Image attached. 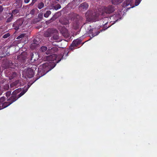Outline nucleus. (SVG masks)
<instances>
[{
	"mask_svg": "<svg viewBox=\"0 0 157 157\" xmlns=\"http://www.w3.org/2000/svg\"><path fill=\"white\" fill-rule=\"evenodd\" d=\"M13 17L11 15V16L10 17L8 18L6 20V22L9 23L11 22L13 20Z\"/></svg>",
	"mask_w": 157,
	"mask_h": 157,
	"instance_id": "18",
	"label": "nucleus"
},
{
	"mask_svg": "<svg viewBox=\"0 0 157 157\" xmlns=\"http://www.w3.org/2000/svg\"><path fill=\"white\" fill-rule=\"evenodd\" d=\"M141 1V0H136L135 3V6H138L140 4Z\"/></svg>",
	"mask_w": 157,
	"mask_h": 157,
	"instance_id": "25",
	"label": "nucleus"
},
{
	"mask_svg": "<svg viewBox=\"0 0 157 157\" xmlns=\"http://www.w3.org/2000/svg\"><path fill=\"white\" fill-rule=\"evenodd\" d=\"M16 100L17 99H15L14 100L12 101L11 102H10V101H7L4 102L3 104H2V106H0V110L7 107Z\"/></svg>",
	"mask_w": 157,
	"mask_h": 157,
	"instance_id": "9",
	"label": "nucleus"
},
{
	"mask_svg": "<svg viewBox=\"0 0 157 157\" xmlns=\"http://www.w3.org/2000/svg\"><path fill=\"white\" fill-rule=\"evenodd\" d=\"M100 33V32L98 31V32H97L96 33H95L94 34H92L91 35V36H92V37H91V36H90V37L91 38H92L93 37L98 35L99 33Z\"/></svg>",
	"mask_w": 157,
	"mask_h": 157,
	"instance_id": "21",
	"label": "nucleus"
},
{
	"mask_svg": "<svg viewBox=\"0 0 157 157\" xmlns=\"http://www.w3.org/2000/svg\"><path fill=\"white\" fill-rule=\"evenodd\" d=\"M54 9L56 10L60 9L61 8V6L59 4H57L54 7Z\"/></svg>",
	"mask_w": 157,
	"mask_h": 157,
	"instance_id": "20",
	"label": "nucleus"
},
{
	"mask_svg": "<svg viewBox=\"0 0 157 157\" xmlns=\"http://www.w3.org/2000/svg\"><path fill=\"white\" fill-rule=\"evenodd\" d=\"M82 42L80 39H77L74 40L72 43V45L70 46V48L71 49H73L74 47H77Z\"/></svg>",
	"mask_w": 157,
	"mask_h": 157,
	"instance_id": "6",
	"label": "nucleus"
},
{
	"mask_svg": "<svg viewBox=\"0 0 157 157\" xmlns=\"http://www.w3.org/2000/svg\"><path fill=\"white\" fill-rule=\"evenodd\" d=\"M47 48L45 46H42L41 47L40 50L42 52H44L47 50Z\"/></svg>",
	"mask_w": 157,
	"mask_h": 157,
	"instance_id": "19",
	"label": "nucleus"
},
{
	"mask_svg": "<svg viewBox=\"0 0 157 157\" xmlns=\"http://www.w3.org/2000/svg\"><path fill=\"white\" fill-rule=\"evenodd\" d=\"M36 46V45L35 44L33 43L30 46V48L32 49L34 48Z\"/></svg>",
	"mask_w": 157,
	"mask_h": 157,
	"instance_id": "26",
	"label": "nucleus"
},
{
	"mask_svg": "<svg viewBox=\"0 0 157 157\" xmlns=\"http://www.w3.org/2000/svg\"><path fill=\"white\" fill-rule=\"evenodd\" d=\"M80 7L83 10H86L88 7V5L86 3H84L82 4L80 6Z\"/></svg>",
	"mask_w": 157,
	"mask_h": 157,
	"instance_id": "11",
	"label": "nucleus"
},
{
	"mask_svg": "<svg viewBox=\"0 0 157 157\" xmlns=\"http://www.w3.org/2000/svg\"><path fill=\"white\" fill-rule=\"evenodd\" d=\"M121 15L120 13H118V14H116L114 15L113 16L109 18L110 19H114V21H111L110 22H112L111 23V25L109 26L108 28H109V27L111 25L113 24L116 22L119 19H121Z\"/></svg>",
	"mask_w": 157,
	"mask_h": 157,
	"instance_id": "5",
	"label": "nucleus"
},
{
	"mask_svg": "<svg viewBox=\"0 0 157 157\" xmlns=\"http://www.w3.org/2000/svg\"><path fill=\"white\" fill-rule=\"evenodd\" d=\"M10 34L9 33H7L4 35L2 37L4 38H6L10 36Z\"/></svg>",
	"mask_w": 157,
	"mask_h": 157,
	"instance_id": "24",
	"label": "nucleus"
},
{
	"mask_svg": "<svg viewBox=\"0 0 157 157\" xmlns=\"http://www.w3.org/2000/svg\"><path fill=\"white\" fill-rule=\"evenodd\" d=\"M44 6V4L43 2H40L39 3L38 5V8L40 9L43 8Z\"/></svg>",
	"mask_w": 157,
	"mask_h": 157,
	"instance_id": "16",
	"label": "nucleus"
},
{
	"mask_svg": "<svg viewBox=\"0 0 157 157\" xmlns=\"http://www.w3.org/2000/svg\"><path fill=\"white\" fill-rule=\"evenodd\" d=\"M68 21H67V22H66L65 23H64V24L65 25H66L68 24Z\"/></svg>",
	"mask_w": 157,
	"mask_h": 157,
	"instance_id": "39",
	"label": "nucleus"
},
{
	"mask_svg": "<svg viewBox=\"0 0 157 157\" xmlns=\"http://www.w3.org/2000/svg\"><path fill=\"white\" fill-rule=\"evenodd\" d=\"M13 82L15 83V86H16L20 85L19 82V81L18 80H17Z\"/></svg>",
	"mask_w": 157,
	"mask_h": 157,
	"instance_id": "28",
	"label": "nucleus"
},
{
	"mask_svg": "<svg viewBox=\"0 0 157 157\" xmlns=\"http://www.w3.org/2000/svg\"><path fill=\"white\" fill-rule=\"evenodd\" d=\"M30 0H24V2L25 3H27L29 2Z\"/></svg>",
	"mask_w": 157,
	"mask_h": 157,
	"instance_id": "33",
	"label": "nucleus"
},
{
	"mask_svg": "<svg viewBox=\"0 0 157 157\" xmlns=\"http://www.w3.org/2000/svg\"><path fill=\"white\" fill-rule=\"evenodd\" d=\"M9 88V85L8 84L5 85L4 86V89L6 90H8Z\"/></svg>",
	"mask_w": 157,
	"mask_h": 157,
	"instance_id": "27",
	"label": "nucleus"
},
{
	"mask_svg": "<svg viewBox=\"0 0 157 157\" xmlns=\"http://www.w3.org/2000/svg\"><path fill=\"white\" fill-rule=\"evenodd\" d=\"M19 13V10L17 9H15L13 10L12 13H9L13 17V16L17 15Z\"/></svg>",
	"mask_w": 157,
	"mask_h": 157,
	"instance_id": "12",
	"label": "nucleus"
},
{
	"mask_svg": "<svg viewBox=\"0 0 157 157\" xmlns=\"http://www.w3.org/2000/svg\"><path fill=\"white\" fill-rule=\"evenodd\" d=\"M5 98L4 97H2L0 98V103H2V104H3L2 103L5 101Z\"/></svg>",
	"mask_w": 157,
	"mask_h": 157,
	"instance_id": "23",
	"label": "nucleus"
},
{
	"mask_svg": "<svg viewBox=\"0 0 157 157\" xmlns=\"http://www.w3.org/2000/svg\"><path fill=\"white\" fill-rule=\"evenodd\" d=\"M35 55L36 56H38V57H39V56L36 53L35 54Z\"/></svg>",
	"mask_w": 157,
	"mask_h": 157,
	"instance_id": "40",
	"label": "nucleus"
},
{
	"mask_svg": "<svg viewBox=\"0 0 157 157\" xmlns=\"http://www.w3.org/2000/svg\"><path fill=\"white\" fill-rule=\"evenodd\" d=\"M60 31L63 36L64 37H67L69 36V35L68 31L64 27H62Z\"/></svg>",
	"mask_w": 157,
	"mask_h": 157,
	"instance_id": "7",
	"label": "nucleus"
},
{
	"mask_svg": "<svg viewBox=\"0 0 157 157\" xmlns=\"http://www.w3.org/2000/svg\"><path fill=\"white\" fill-rule=\"evenodd\" d=\"M133 0H126L124 2V6H127L130 5L131 6L132 4Z\"/></svg>",
	"mask_w": 157,
	"mask_h": 157,
	"instance_id": "10",
	"label": "nucleus"
},
{
	"mask_svg": "<svg viewBox=\"0 0 157 157\" xmlns=\"http://www.w3.org/2000/svg\"><path fill=\"white\" fill-rule=\"evenodd\" d=\"M34 70L31 68L28 69L27 71V75L29 78L32 77L34 75Z\"/></svg>",
	"mask_w": 157,
	"mask_h": 157,
	"instance_id": "8",
	"label": "nucleus"
},
{
	"mask_svg": "<svg viewBox=\"0 0 157 157\" xmlns=\"http://www.w3.org/2000/svg\"><path fill=\"white\" fill-rule=\"evenodd\" d=\"M3 10L2 7L1 6H0V12L2 11Z\"/></svg>",
	"mask_w": 157,
	"mask_h": 157,
	"instance_id": "35",
	"label": "nucleus"
},
{
	"mask_svg": "<svg viewBox=\"0 0 157 157\" xmlns=\"http://www.w3.org/2000/svg\"><path fill=\"white\" fill-rule=\"evenodd\" d=\"M23 22L24 20L22 18L19 19L17 20L13 25V27L14 29L17 31L19 29L22 28Z\"/></svg>",
	"mask_w": 157,
	"mask_h": 157,
	"instance_id": "4",
	"label": "nucleus"
},
{
	"mask_svg": "<svg viewBox=\"0 0 157 157\" xmlns=\"http://www.w3.org/2000/svg\"><path fill=\"white\" fill-rule=\"evenodd\" d=\"M13 95H12L11 96V99L10 100H9V101H10V100H11L12 99H13V101L15 99V98H13ZM12 101H13V100H12ZM12 101H11L10 102H11Z\"/></svg>",
	"mask_w": 157,
	"mask_h": 157,
	"instance_id": "34",
	"label": "nucleus"
},
{
	"mask_svg": "<svg viewBox=\"0 0 157 157\" xmlns=\"http://www.w3.org/2000/svg\"><path fill=\"white\" fill-rule=\"evenodd\" d=\"M51 49L52 50H55L56 51H57V48H51Z\"/></svg>",
	"mask_w": 157,
	"mask_h": 157,
	"instance_id": "32",
	"label": "nucleus"
},
{
	"mask_svg": "<svg viewBox=\"0 0 157 157\" xmlns=\"http://www.w3.org/2000/svg\"><path fill=\"white\" fill-rule=\"evenodd\" d=\"M30 86L28 85V88L26 90H24L22 91L19 94L17 95V94L19 92H20L21 90V89H17L15 90L12 93V95H13V98H15V99H17V100L22 96L23 94L25 93V92L27 91L28 89L29 88Z\"/></svg>",
	"mask_w": 157,
	"mask_h": 157,
	"instance_id": "3",
	"label": "nucleus"
},
{
	"mask_svg": "<svg viewBox=\"0 0 157 157\" xmlns=\"http://www.w3.org/2000/svg\"><path fill=\"white\" fill-rule=\"evenodd\" d=\"M121 0H112V4L114 5H117L121 3Z\"/></svg>",
	"mask_w": 157,
	"mask_h": 157,
	"instance_id": "14",
	"label": "nucleus"
},
{
	"mask_svg": "<svg viewBox=\"0 0 157 157\" xmlns=\"http://www.w3.org/2000/svg\"><path fill=\"white\" fill-rule=\"evenodd\" d=\"M25 35H26V34H25V33L22 34L21 35H19V36H18L17 37V39H19L20 38H22L24 37V36H25Z\"/></svg>",
	"mask_w": 157,
	"mask_h": 157,
	"instance_id": "22",
	"label": "nucleus"
},
{
	"mask_svg": "<svg viewBox=\"0 0 157 157\" xmlns=\"http://www.w3.org/2000/svg\"><path fill=\"white\" fill-rule=\"evenodd\" d=\"M10 86L11 88H12L14 86H15V83L13 82L10 85Z\"/></svg>",
	"mask_w": 157,
	"mask_h": 157,
	"instance_id": "31",
	"label": "nucleus"
},
{
	"mask_svg": "<svg viewBox=\"0 0 157 157\" xmlns=\"http://www.w3.org/2000/svg\"><path fill=\"white\" fill-rule=\"evenodd\" d=\"M109 20V18H108L107 17L105 18V21H107L108 20Z\"/></svg>",
	"mask_w": 157,
	"mask_h": 157,
	"instance_id": "37",
	"label": "nucleus"
},
{
	"mask_svg": "<svg viewBox=\"0 0 157 157\" xmlns=\"http://www.w3.org/2000/svg\"><path fill=\"white\" fill-rule=\"evenodd\" d=\"M51 30H48L45 33H44V35L45 36L47 37H48L50 36L51 33H49V32H51Z\"/></svg>",
	"mask_w": 157,
	"mask_h": 157,
	"instance_id": "17",
	"label": "nucleus"
},
{
	"mask_svg": "<svg viewBox=\"0 0 157 157\" xmlns=\"http://www.w3.org/2000/svg\"><path fill=\"white\" fill-rule=\"evenodd\" d=\"M51 12L49 10L47 11L46 13L44 14V17H48L51 14Z\"/></svg>",
	"mask_w": 157,
	"mask_h": 157,
	"instance_id": "15",
	"label": "nucleus"
},
{
	"mask_svg": "<svg viewBox=\"0 0 157 157\" xmlns=\"http://www.w3.org/2000/svg\"><path fill=\"white\" fill-rule=\"evenodd\" d=\"M53 40L57 41H60L61 40L59 39V36L57 35H54L52 37Z\"/></svg>",
	"mask_w": 157,
	"mask_h": 157,
	"instance_id": "13",
	"label": "nucleus"
},
{
	"mask_svg": "<svg viewBox=\"0 0 157 157\" xmlns=\"http://www.w3.org/2000/svg\"><path fill=\"white\" fill-rule=\"evenodd\" d=\"M11 92L10 91H8V92H7L6 93V96L7 97L9 96L11 94Z\"/></svg>",
	"mask_w": 157,
	"mask_h": 157,
	"instance_id": "30",
	"label": "nucleus"
},
{
	"mask_svg": "<svg viewBox=\"0 0 157 157\" xmlns=\"http://www.w3.org/2000/svg\"><path fill=\"white\" fill-rule=\"evenodd\" d=\"M13 82L15 83V86H16L20 85L19 82V81L18 80H17Z\"/></svg>",
	"mask_w": 157,
	"mask_h": 157,
	"instance_id": "29",
	"label": "nucleus"
},
{
	"mask_svg": "<svg viewBox=\"0 0 157 157\" xmlns=\"http://www.w3.org/2000/svg\"><path fill=\"white\" fill-rule=\"evenodd\" d=\"M34 61H36V59H34Z\"/></svg>",
	"mask_w": 157,
	"mask_h": 157,
	"instance_id": "41",
	"label": "nucleus"
},
{
	"mask_svg": "<svg viewBox=\"0 0 157 157\" xmlns=\"http://www.w3.org/2000/svg\"><path fill=\"white\" fill-rule=\"evenodd\" d=\"M1 3V1H0V3Z\"/></svg>",
	"mask_w": 157,
	"mask_h": 157,
	"instance_id": "42",
	"label": "nucleus"
},
{
	"mask_svg": "<svg viewBox=\"0 0 157 157\" xmlns=\"http://www.w3.org/2000/svg\"><path fill=\"white\" fill-rule=\"evenodd\" d=\"M35 0H33L32 2L31 3V5H33L35 2Z\"/></svg>",
	"mask_w": 157,
	"mask_h": 157,
	"instance_id": "36",
	"label": "nucleus"
},
{
	"mask_svg": "<svg viewBox=\"0 0 157 157\" xmlns=\"http://www.w3.org/2000/svg\"><path fill=\"white\" fill-rule=\"evenodd\" d=\"M102 12H100L99 14H96L95 13H92L91 11H88L85 14L86 20L89 22L96 21L97 20V17L98 16L101 14L103 15L105 13H110L113 12L115 10V8L113 6H109L107 7H103L102 9Z\"/></svg>",
	"mask_w": 157,
	"mask_h": 157,
	"instance_id": "2",
	"label": "nucleus"
},
{
	"mask_svg": "<svg viewBox=\"0 0 157 157\" xmlns=\"http://www.w3.org/2000/svg\"><path fill=\"white\" fill-rule=\"evenodd\" d=\"M103 23H104V25H106V24H107L108 23V21H107L106 22L105 21L104 22V21H103Z\"/></svg>",
	"mask_w": 157,
	"mask_h": 157,
	"instance_id": "38",
	"label": "nucleus"
},
{
	"mask_svg": "<svg viewBox=\"0 0 157 157\" xmlns=\"http://www.w3.org/2000/svg\"><path fill=\"white\" fill-rule=\"evenodd\" d=\"M44 60L48 61H54L57 60L55 62H50L49 63L46 62L43 64L42 66H39L38 70V74L39 75L42 76L44 75L50 70L55 67L56 65V63H58L61 59H59V58L56 54H53L49 56H45Z\"/></svg>",
	"mask_w": 157,
	"mask_h": 157,
	"instance_id": "1",
	"label": "nucleus"
}]
</instances>
